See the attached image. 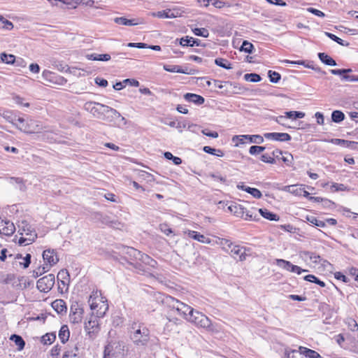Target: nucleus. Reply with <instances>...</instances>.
<instances>
[{
  "label": "nucleus",
  "instance_id": "obj_60",
  "mask_svg": "<svg viewBox=\"0 0 358 358\" xmlns=\"http://www.w3.org/2000/svg\"><path fill=\"white\" fill-rule=\"evenodd\" d=\"M307 11H308L309 13H313L318 17H324L325 16V14L322 11L317 10L316 8H311V7L308 8Z\"/></svg>",
  "mask_w": 358,
  "mask_h": 358
},
{
  "label": "nucleus",
  "instance_id": "obj_35",
  "mask_svg": "<svg viewBox=\"0 0 358 358\" xmlns=\"http://www.w3.org/2000/svg\"><path fill=\"white\" fill-rule=\"evenodd\" d=\"M306 220L309 223H310L313 225L322 228L326 227V222L324 221L318 220L317 217L314 216H307Z\"/></svg>",
  "mask_w": 358,
  "mask_h": 358
},
{
  "label": "nucleus",
  "instance_id": "obj_40",
  "mask_svg": "<svg viewBox=\"0 0 358 358\" xmlns=\"http://www.w3.org/2000/svg\"><path fill=\"white\" fill-rule=\"evenodd\" d=\"M5 224L6 226L3 228L2 233L6 236L12 235L15 231V225L10 222H6Z\"/></svg>",
  "mask_w": 358,
  "mask_h": 358
},
{
  "label": "nucleus",
  "instance_id": "obj_7",
  "mask_svg": "<svg viewBox=\"0 0 358 358\" xmlns=\"http://www.w3.org/2000/svg\"><path fill=\"white\" fill-rule=\"evenodd\" d=\"M55 285V275L52 273L40 278L36 282V287L40 292H48Z\"/></svg>",
  "mask_w": 358,
  "mask_h": 358
},
{
  "label": "nucleus",
  "instance_id": "obj_31",
  "mask_svg": "<svg viewBox=\"0 0 358 358\" xmlns=\"http://www.w3.org/2000/svg\"><path fill=\"white\" fill-rule=\"evenodd\" d=\"M10 339L13 341L15 345L17 347L18 350H22L24 348L25 342L24 341L22 336L13 334L10 336Z\"/></svg>",
  "mask_w": 358,
  "mask_h": 358
},
{
  "label": "nucleus",
  "instance_id": "obj_61",
  "mask_svg": "<svg viewBox=\"0 0 358 358\" xmlns=\"http://www.w3.org/2000/svg\"><path fill=\"white\" fill-rule=\"evenodd\" d=\"M94 218L100 220L102 223L108 224L109 222L112 223V222H109L107 216H105L99 213H96L94 215Z\"/></svg>",
  "mask_w": 358,
  "mask_h": 358
},
{
  "label": "nucleus",
  "instance_id": "obj_46",
  "mask_svg": "<svg viewBox=\"0 0 358 358\" xmlns=\"http://www.w3.org/2000/svg\"><path fill=\"white\" fill-rule=\"evenodd\" d=\"M56 338V336L54 334H46L41 337V341L45 345H50L54 342Z\"/></svg>",
  "mask_w": 358,
  "mask_h": 358
},
{
  "label": "nucleus",
  "instance_id": "obj_23",
  "mask_svg": "<svg viewBox=\"0 0 358 358\" xmlns=\"http://www.w3.org/2000/svg\"><path fill=\"white\" fill-rule=\"evenodd\" d=\"M228 210L238 217H243L245 208L241 205L232 204L228 207Z\"/></svg>",
  "mask_w": 358,
  "mask_h": 358
},
{
  "label": "nucleus",
  "instance_id": "obj_6",
  "mask_svg": "<svg viewBox=\"0 0 358 358\" xmlns=\"http://www.w3.org/2000/svg\"><path fill=\"white\" fill-rule=\"evenodd\" d=\"M182 316L185 320L198 327L208 328L211 326V320L206 315H182Z\"/></svg>",
  "mask_w": 358,
  "mask_h": 358
},
{
  "label": "nucleus",
  "instance_id": "obj_54",
  "mask_svg": "<svg viewBox=\"0 0 358 358\" xmlns=\"http://www.w3.org/2000/svg\"><path fill=\"white\" fill-rule=\"evenodd\" d=\"M10 182L11 184L16 183L17 185H19V189L20 190L24 191L25 189V185L23 183V180L22 178H20L12 177V178H10Z\"/></svg>",
  "mask_w": 358,
  "mask_h": 358
},
{
  "label": "nucleus",
  "instance_id": "obj_16",
  "mask_svg": "<svg viewBox=\"0 0 358 358\" xmlns=\"http://www.w3.org/2000/svg\"><path fill=\"white\" fill-rule=\"evenodd\" d=\"M330 142L335 145L349 148L352 150H358V142L350 141L340 138H332L331 139Z\"/></svg>",
  "mask_w": 358,
  "mask_h": 358
},
{
  "label": "nucleus",
  "instance_id": "obj_15",
  "mask_svg": "<svg viewBox=\"0 0 358 358\" xmlns=\"http://www.w3.org/2000/svg\"><path fill=\"white\" fill-rule=\"evenodd\" d=\"M264 137L268 140L280 142L289 141L292 138L291 136L287 133L278 132L265 133L264 134Z\"/></svg>",
  "mask_w": 358,
  "mask_h": 358
},
{
  "label": "nucleus",
  "instance_id": "obj_3",
  "mask_svg": "<svg viewBox=\"0 0 358 358\" xmlns=\"http://www.w3.org/2000/svg\"><path fill=\"white\" fill-rule=\"evenodd\" d=\"M162 302L170 308L171 311H177L179 313H194L193 308L171 296H164Z\"/></svg>",
  "mask_w": 358,
  "mask_h": 358
},
{
  "label": "nucleus",
  "instance_id": "obj_25",
  "mask_svg": "<svg viewBox=\"0 0 358 358\" xmlns=\"http://www.w3.org/2000/svg\"><path fill=\"white\" fill-rule=\"evenodd\" d=\"M318 57L320 61L326 65L334 66L337 64L336 61L332 57L324 52L318 53Z\"/></svg>",
  "mask_w": 358,
  "mask_h": 358
},
{
  "label": "nucleus",
  "instance_id": "obj_38",
  "mask_svg": "<svg viewBox=\"0 0 358 358\" xmlns=\"http://www.w3.org/2000/svg\"><path fill=\"white\" fill-rule=\"evenodd\" d=\"M345 119L344 113L341 110H334L331 113V120L334 122L340 123Z\"/></svg>",
  "mask_w": 358,
  "mask_h": 358
},
{
  "label": "nucleus",
  "instance_id": "obj_27",
  "mask_svg": "<svg viewBox=\"0 0 358 358\" xmlns=\"http://www.w3.org/2000/svg\"><path fill=\"white\" fill-rule=\"evenodd\" d=\"M114 22L118 24L125 25V26H134L137 25L139 22H136V20H128L124 17H115L114 19Z\"/></svg>",
  "mask_w": 358,
  "mask_h": 358
},
{
  "label": "nucleus",
  "instance_id": "obj_19",
  "mask_svg": "<svg viewBox=\"0 0 358 358\" xmlns=\"http://www.w3.org/2000/svg\"><path fill=\"white\" fill-rule=\"evenodd\" d=\"M188 236L198 241L199 242L203 243H210L211 241L209 238L205 236L203 234H201L200 233L195 231H191L189 230L187 232Z\"/></svg>",
  "mask_w": 358,
  "mask_h": 358
},
{
  "label": "nucleus",
  "instance_id": "obj_45",
  "mask_svg": "<svg viewBox=\"0 0 358 358\" xmlns=\"http://www.w3.org/2000/svg\"><path fill=\"white\" fill-rule=\"evenodd\" d=\"M324 34L327 37H329L330 39L336 42L337 43H338L341 45H343V46H348L349 45V43L345 42L343 40H342L341 38H340L339 37L336 36V35H334L331 33L324 32Z\"/></svg>",
  "mask_w": 358,
  "mask_h": 358
},
{
  "label": "nucleus",
  "instance_id": "obj_34",
  "mask_svg": "<svg viewBox=\"0 0 358 358\" xmlns=\"http://www.w3.org/2000/svg\"><path fill=\"white\" fill-rule=\"evenodd\" d=\"M215 64L220 67H222L225 69H231L232 66L231 63L226 59L224 58H217L215 59Z\"/></svg>",
  "mask_w": 358,
  "mask_h": 358
},
{
  "label": "nucleus",
  "instance_id": "obj_50",
  "mask_svg": "<svg viewBox=\"0 0 358 358\" xmlns=\"http://www.w3.org/2000/svg\"><path fill=\"white\" fill-rule=\"evenodd\" d=\"M48 270L49 268L47 266V265L40 266L36 270L33 271L32 276L35 278H38Z\"/></svg>",
  "mask_w": 358,
  "mask_h": 358
},
{
  "label": "nucleus",
  "instance_id": "obj_12",
  "mask_svg": "<svg viewBox=\"0 0 358 358\" xmlns=\"http://www.w3.org/2000/svg\"><path fill=\"white\" fill-rule=\"evenodd\" d=\"M43 259L46 263L45 265L50 268L59 262V258L54 250H45L43 252Z\"/></svg>",
  "mask_w": 358,
  "mask_h": 358
},
{
  "label": "nucleus",
  "instance_id": "obj_33",
  "mask_svg": "<svg viewBox=\"0 0 358 358\" xmlns=\"http://www.w3.org/2000/svg\"><path fill=\"white\" fill-rule=\"evenodd\" d=\"M83 304L78 301H73L70 307V313H83Z\"/></svg>",
  "mask_w": 358,
  "mask_h": 358
},
{
  "label": "nucleus",
  "instance_id": "obj_58",
  "mask_svg": "<svg viewBox=\"0 0 358 358\" xmlns=\"http://www.w3.org/2000/svg\"><path fill=\"white\" fill-rule=\"evenodd\" d=\"M220 245L222 246V248L227 252L229 249L231 250V247L234 245L231 241L226 238L221 239Z\"/></svg>",
  "mask_w": 358,
  "mask_h": 358
},
{
  "label": "nucleus",
  "instance_id": "obj_1",
  "mask_svg": "<svg viewBox=\"0 0 358 358\" xmlns=\"http://www.w3.org/2000/svg\"><path fill=\"white\" fill-rule=\"evenodd\" d=\"M84 109L94 117L107 122H112L113 116L120 117V113L117 110L95 101L86 102Z\"/></svg>",
  "mask_w": 358,
  "mask_h": 358
},
{
  "label": "nucleus",
  "instance_id": "obj_28",
  "mask_svg": "<svg viewBox=\"0 0 358 358\" xmlns=\"http://www.w3.org/2000/svg\"><path fill=\"white\" fill-rule=\"evenodd\" d=\"M283 63H285V64H298V65H303L308 69H314L318 72H320L322 73V74L325 75L326 74V72L325 71H322L321 70L320 68H317V69H315L313 66L311 65H309V64H306V62L303 61V60H298V61H291V60H288V59H285L282 62Z\"/></svg>",
  "mask_w": 358,
  "mask_h": 358
},
{
  "label": "nucleus",
  "instance_id": "obj_8",
  "mask_svg": "<svg viewBox=\"0 0 358 358\" xmlns=\"http://www.w3.org/2000/svg\"><path fill=\"white\" fill-rule=\"evenodd\" d=\"M43 129V126L40 122L32 119H27L26 126L20 127V131L28 133H38Z\"/></svg>",
  "mask_w": 358,
  "mask_h": 358
},
{
  "label": "nucleus",
  "instance_id": "obj_63",
  "mask_svg": "<svg viewBox=\"0 0 358 358\" xmlns=\"http://www.w3.org/2000/svg\"><path fill=\"white\" fill-rule=\"evenodd\" d=\"M342 80L350 81V82H358V76L355 75H348L343 76L341 78Z\"/></svg>",
  "mask_w": 358,
  "mask_h": 358
},
{
  "label": "nucleus",
  "instance_id": "obj_62",
  "mask_svg": "<svg viewBox=\"0 0 358 358\" xmlns=\"http://www.w3.org/2000/svg\"><path fill=\"white\" fill-rule=\"evenodd\" d=\"M288 155V157H282L281 159L287 166H291L293 161V156L290 153L285 152Z\"/></svg>",
  "mask_w": 358,
  "mask_h": 358
},
{
  "label": "nucleus",
  "instance_id": "obj_47",
  "mask_svg": "<svg viewBox=\"0 0 358 358\" xmlns=\"http://www.w3.org/2000/svg\"><path fill=\"white\" fill-rule=\"evenodd\" d=\"M244 79L246 81L252 82V83H257L261 81L262 78L259 74L257 73H246L244 75Z\"/></svg>",
  "mask_w": 358,
  "mask_h": 358
},
{
  "label": "nucleus",
  "instance_id": "obj_20",
  "mask_svg": "<svg viewBox=\"0 0 358 358\" xmlns=\"http://www.w3.org/2000/svg\"><path fill=\"white\" fill-rule=\"evenodd\" d=\"M180 44L182 46H190V47H193L194 45L200 46L201 41L197 38H194L192 37L186 36L185 38H182L180 39Z\"/></svg>",
  "mask_w": 358,
  "mask_h": 358
},
{
  "label": "nucleus",
  "instance_id": "obj_5",
  "mask_svg": "<svg viewBox=\"0 0 358 358\" xmlns=\"http://www.w3.org/2000/svg\"><path fill=\"white\" fill-rule=\"evenodd\" d=\"M120 252L123 259L128 262L131 265H134L136 267V264H135L133 261L139 259L141 257V252L132 248L128 246H122L121 248Z\"/></svg>",
  "mask_w": 358,
  "mask_h": 358
},
{
  "label": "nucleus",
  "instance_id": "obj_32",
  "mask_svg": "<svg viewBox=\"0 0 358 358\" xmlns=\"http://www.w3.org/2000/svg\"><path fill=\"white\" fill-rule=\"evenodd\" d=\"M254 210H255V209L247 210L245 208V215L243 218L245 220H248V221H258V220H259L258 214L253 212Z\"/></svg>",
  "mask_w": 358,
  "mask_h": 358
},
{
  "label": "nucleus",
  "instance_id": "obj_26",
  "mask_svg": "<svg viewBox=\"0 0 358 358\" xmlns=\"http://www.w3.org/2000/svg\"><path fill=\"white\" fill-rule=\"evenodd\" d=\"M141 262H142L143 264L148 265L152 268H155L157 265V262L156 260L150 257L146 254L142 253L141 254V257H139V259Z\"/></svg>",
  "mask_w": 358,
  "mask_h": 358
},
{
  "label": "nucleus",
  "instance_id": "obj_43",
  "mask_svg": "<svg viewBox=\"0 0 358 358\" xmlns=\"http://www.w3.org/2000/svg\"><path fill=\"white\" fill-rule=\"evenodd\" d=\"M304 255L306 257L309 258V259L315 264H320L322 261V258L320 255L316 253L312 252H305Z\"/></svg>",
  "mask_w": 358,
  "mask_h": 358
},
{
  "label": "nucleus",
  "instance_id": "obj_44",
  "mask_svg": "<svg viewBox=\"0 0 358 358\" xmlns=\"http://www.w3.org/2000/svg\"><path fill=\"white\" fill-rule=\"evenodd\" d=\"M301 350H303L307 358H322L317 352L313 350L302 346H301Z\"/></svg>",
  "mask_w": 358,
  "mask_h": 358
},
{
  "label": "nucleus",
  "instance_id": "obj_29",
  "mask_svg": "<svg viewBox=\"0 0 358 358\" xmlns=\"http://www.w3.org/2000/svg\"><path fill=\"white\" fill-rule=\"evenodd\" d=\"M37 238V234H30V236L21 237L18 240L20 245H27L31 244Z\"/></svg>",
  "mask_w": 358,
  "mask_h": 358
},
{
  "label": "nucleus",
  "instance_id": "obj_53",
  "mask_svg": "<svg viewBox=\"0 0 358 358\" xmlns=\"http://www.w3.org/2000/svg\"><path fill=\"white\" fill-rule=\"evenodd\" d=\"M196 36L207 38L209 36V31L206 28H195L192 30Z\"/></svg>",
  "mask_w": 358,
  "mask_h": 358
},
{
  "label": "nucleus",
  "instance_id": "obj_18",
  "mask_svg": "<svg viewBox=\"0 0 358 358\" xmlns=\"http://www.w3.org/2000/svg\"><path fill=\"white\" fill-rule=\"evenodd\" d=\"M184 98L189 102H192L196 105H201L205 102L204 98L199 94L193 93H186Z\"/></svg>",
  "mask_w": 358,
  "mask_h": 358
},
{
  "label": "nucleus",
  "instance_id": "obj_37",
  "mask_svg": "<svg viewBox=\"0 0 358 358\" xmlns=\"http://www.w3.org/2000/svg\"><path fill=\"white\" fill-rule=\"evenodd\" d=\"M285 118L299 119L305 117V113L301 111H287L285 113Z\"/></svg>",
  "mask_w": 358,
  "mask_h": 358
},
{
  "label": "nucleus",
  "instance_id": "obj_4",
  "mask_svg": "<svg viewBox=\"0 0 358 358\" xmlns=\"http://www.w3.org/2000/svg\"><path fill=\"white\" fill-rule=\"evenodd\" d=\"M131 329L134 330L131 336L134 343L138 345H145L149 341V330L145 327H137L136 323L132 325Z\"/></svg>",
  "mask_w": 358,
  "mask_h": 358
},
{
  "label": "nucleus",
  "instance_id": "obj_17",
  "mask_svg": "<svg viewBox=\"0 0 358 358\" xmlns=\"http://www.w3.org/2000/svg\"><path fill=\"white\" fill-rule=\"evenodd\" d=\"M285 358H307L305 352L301 350V347L298 350H292L286 348L285 350Z\"/></svg>",
  "mask_w": 358,
  "mask_h": 358
},
{
  "label": "nucleus",
  "instance_id": "obj_55",
  "mask_svg": "<svg viewBox=\"0 0 358 358\" xmlns=\"http://www.w3.org/2000/svg\"><path fill=\"white\" fill-rule=\"evenodd\" d=\"M26 121L27 119H24L22 117H15V120H12V123L15 124L17 128H18L20 130V127L26 126Z\"/></svg>",
  "mask_w": 358,
  "mask_h": 358
},
{
  "label": "nucleus",
  "instance_id": "obj_30",
  "mask_svg": "<svg viewBox=\"0 0 358 358\" xmlns=\"http://www.w3.org/2000/svg\"><path fill=\"white\" fill-rule=\"evenodd\" d=\"M70 332L66 325H63L59 332V338L62 343H65L69 338Z\"/></svg>",
  "mask_w": 358,
  "mask_h": 358
},
{
  "label": "nucleus",
  "instance_id": "obj_24",
  "mask_svg": "<svg viewBox=\"0 0 358 358\" xmlns=\"http://www.w3.org/2000/svg\"><path fill=\"white\" fill-rule=\"evenodd\" d=\"M164 69L165 71L169 72H176L185 74H193L192 71H188L187 68L185 69H182L181 66L178 65H172V66H164Z\"/></svg>",
  "mask_w": 358,
  "mask_h": 358
},
{
  "label": "nucleus",
  "instance_id": "obj_51",
  "mask_svg": "<svg viewBox=\"0 0 358 358\" xmlns=\"http://www.w3.org/2000/svg\"><path fill=\"white\" fill-rule=\"evenodd\" d=\"M345 324L351 331H355L358 330V324L355 319L351 317L347 318L345 320Z\"/></svg>",
  "mask_w": 358,
  "mask_h": 358
},
{
  "label": "nucleus",
  "instance_id": "obj_48",
  "mask_svg": "<svg viewBox=\"0 0 358 358\" xmlns=\"http://www.w3.org/2000/svg\"><path fill=\"white\" fill-rule=\"evenodd\" d=\"M269 80L273 83H278L281 79V76L279 73L269 70L268 72Z\"/></svg>",
  "mask_w": 358,
  "mask_h": 358
},
{
  "label": "nucleus",
  "instance_id": "obj_13",
  "mask_svg": "<svg viewBox=\"0 0 358 358\" xmlns=\"http://www.w3.org/2000/svg\"><path fill=\"white\" fill-rule=\"evenodd\" d=\"M99 318L97 315H90L85 322V328L89 334L95 332L99 329Z\"/></svg>",
  "mask_w": 358,
  "mask_h": 358
},
{
  "label": "nucleus",
  "instance_id": "obj_14",
  "mask_svg": "<svg viewBox=\"0 0 358 358\" xmlns=\"http://www.w3.org/2000/svg\"><path fill=\"white\" fill-rule=\"evenodd\" d=\"M17 227L18 233L22 236H30V234H36L35 229L27 220L18 222Z\"/></svg>",
  "mask_w": 358,
  "mask_h": 358
},
{
  "label": "nucleus",
  "instance_id": "obj_59",
  "mask_svg": "<svg viewBox=\"0 0 358 358\" xmlns=\"http://www.w3.org/2000/svg\"><path fill=\"white\" fill-rule=\"evenodd\" d=\"M57 278L58 279L59 278H62V280H61V282L63 285H65L66 282L64 280L68 279L69 278V273L66 270H61L57 274Z\"/></svg>",
  "mask_w": 358,
  "mask_h": 358
},
{
  "label": "nucleus",
  "instance_id": "obj_49",
  "mask_svg": "<svg viewBox=\"0 0 358 358\" xmlns=\"http://www.w3.org/2000/svg\"><path fill=\"white\" fill-rule=\"evenodd\" d=\"M254 50V45L248 41H244L241 47V51L251 54Z\"/></svg>",
  "mask_w": 358,
  "mask_h": 358
},
{
  "label": "nucleus",
  "instance_id": "obj_36",
  "mask_svg": "<svg viewBox=\"0 0 358 358\" xmlns=\"http://www.w3.org/2000/svg\"><path fill=\"white\" fill-rule=\"evenodd\" d=\"M154 16L159 18H172L175 17V15L171 10H164L158 11L153 14Z\"/></svg>",
  "mask_w": 358,
  "mask_h": 358
},
{
  "label": "nucleus",
  "instance_id": "obj_22",
  "mask_svg": "<svg viewBox=\"0 0 358 358\" xmlns=\"http://www.w3.org/2000/svg\"><path fill=\"white\" fill-rule=\"evenodd\" d=\"M259 214L265 219L271 220V221H278L280 220V217L273 213L266 208H259L258 210Z\"/></svg>",
  "mask_w": 358,
  "mask_h": 358
},
{
  "label": "nucleus",
  "instance_id": "obj_39",
  "mask_svg": "<svg viewBox=\"0 0 358 358\" xmlns=\"http://www.w3.org/2000/svg\"><path fill=\"white\" fill-rule=\"evenodd\" d=\"M203 151L206 153L215 155L217 157H223L224 152L220 149H215L210 146H204L203 148Z\"/></svg>",
  "mask_w": 358,
  "mask_h": 358
},
{
  "label": "nucleus",
  "instance_id": "obj_9",
  "mask_svg": "<svg viewBox=\"0 0 358 358\" xmlns=\"http://www.w3.org/2000/svg\"><path fill=\"white\" fill-rule=\"evenodd\" d=\"M275 264L278 266L286 271L296 273L297 274H301L302 272L307 271L298 266L292 264L290 262L282 259H276Z\"/></svg>",
  "mask_w": 358,
  "mask_h": 358
},
{
  "label": "nucleus",
  "instance_id": "obj_11",
  "mask_svg": "<svg viewBox=\"0 0 358 358\" xmlns=\"http://www.w3.org/2000/svg\"><path fill=\"white\" fill-rule=\"evenodd\" d=\"M235 138L238 139L240 143H245L246 142H249L250 143L255 144H262L264 143V136L261 135H240L236 136L233 138V141H235Z\"/></svg>",
  "mask_w": 358,
  "mask_h": 358
},
{
  "label": "nucleus",
  "instance_id": "obj_21",
  "mask_svg": "<svg viewBox=\"0 0 358 358\" xmlns=\"http://www.w3.org/2000/svg\"><path fill=\"white\" fill-rule=\"evenodd\" d=\"M51 306L57 313H62L63 311H66L67 307L66 302L62 299H56L52 302Z\"/></svg>",
  "mask_w": 358,
  "mask_h": 358
},
{
  "label": "nucleus",
  "instance_id": "obj_56",
  "mask_svg": "<svg viewBox=\"0 0 358 358\" xmlns=\"http://www.w3.org/2000/svg\"><path fill=\"white\" fill-rule=\"evenodd\" d=\"M138 174L139 177L143 178L144 180L148 181L151 182L155 180L154 176L145 171H139Z\"/></svg>",
  "mask_w": 358,
  "mask_h": 358
},
{
  "label": "nucleus",
  "instance_id": "obj_2",
  "mask_svg": "<svg viewBox=\"0 0 358 358\" xmlns=\"http://www.w3.org/2000/svg\"><path fill=\"white\" fill-rule=\"evenodd\" d=\"M88 303L91 310L96 313H106L108 310V300L99 290L92 292L88 299Z\"/></svg>",
  "mask_w": 358,
  "mask_h": 358
},
{
  "label": "nucleus",
  "instance_id": "obj_57",
  "mask_svg": "<svg viewBox=\"0 0 358 358\" xmlns=\"http://www.w3.org/2000/svg\"><path fill=\"white\" fill-rule=\"evenodd\" d=\"M303 187H306L304 185H293V189H292L291 194L296 195V196H301L302 195V191H303Z\"/></svg>",
  "mask_w": 358,
  "mask_h": 358
},
{
  "label": "nucleus",
  "instance_id": "obj_42",
  "mask_svg": "<svg viewBox=\"0 0 358 358\" xmlns=\"http://www.w3.org/2000/svg\"><path fill=\"white\" fill-rule=\"evenodd\" d=\"M1 60L3 63L13 64L15 62V57L13 55H8L3 52L1 54Z\"/></svg>",
  "mask_w": 358,
  "mask_h": 358
},
{
  "label": "nucleus",
  "instance_id": "obj_10",
  "mask_svg": "<svg viewBox=\"0 0 358 358\" xmlns=\"http://www.w3.org/2000/svg\"><path fill=\"white\" fill-rule=\"evenodd\" d=\"M250 252V248L234 245L230 250V255L234 258L238 256L239 261L243 262L246 259V257Z\"/></svg>",
  "mask_w": 358,
  "mask_h": 358
},
{
  "label": "nucleus",
  "instance_id": "obj_41",
  "mask_svg": "<svg viewBox=\"0 0 358 358\" xmlns=\"http://www.w3.org/2000/svg\"><path fill=\"white\" fill-rule=\"evenodd\" d=\"M304 280L308 282H314L318 285H320L322 287H325L324 282L320 280L319 278H317L315 275L309 274L306 275L304 278Z\"/></svg>",
  "mask_w": 358,
  "mask_h": 358
},
{
  "label": "nucleus",
  "instance_id": "obj_52",
  "mask_svg": "<svg viewBox=\"0 0 358 358\" xmlns=\"http://www.w3.org/2000/svg\"><path fill=\"white\" fill-rule=\"evenodd\" d=\"M266 149V147L259 146V145H252L249 149V153L251 155H259V153L264 152Z\"/></svg>",
  "mask_w": 358,
  "mask_h": 358
},
{
  "label": "nucleus",
  "instance_id": "obj_64",
  "mask_svg": "<svg viewBox=\"0 0 358 358\" xmlns=\"http://www.w3.org/2000/svg\"><path fill=\"white\" fill-rule=\"evenodd\" d=\"M95 83L100 87H106L108 85V81L102 78H96Z\"/></svg>",
  "mask_w": 358,
  "mask_h": 358
}]
</instances>
